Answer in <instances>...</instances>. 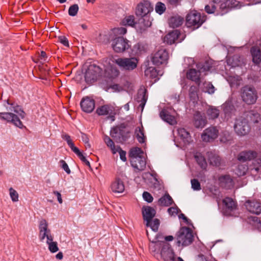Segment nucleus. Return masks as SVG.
I'll use <instances>...</instances> for the list:
<instances>
[{
    "label": "nucleus",
    "mask_w": 261,
    "mask_h": 261,
    "mask_svg": "<svg viewBox=\"0 0 261 261\" xmlns=\"http://www.w3.org/2000/svg\"><path fill=\"white\" fill-rule=\"evenodd\" d=\"M175 238L178 246H188L191 245L194 240L192 230L187 227H181L177 232Z\"/></svg>",
    "instance_id": "nucleus-1"
},
{
    "label": "nucleus",
    "mask_w": 261,
    "mask_h": 261,
    "mask_svg": "<svg viewBox=\"0 0 261 261\" xmlns=\"http://www.w3.org/2000/svg\"><path fill=\"white\" fill-rule=\"evenodd\" d=\"M205 17L196 11H191L186 16V24L193 30L199 28L205 21Z\"/></svg>",
    "instance_id": "nucleus-2"
},
{
    "label": "nucleus",
    "mask_w": 261,
    "mask_h": 261,
    "mask_svg": "<svg viewBox=\"0 0 261 261\" xmlns=\"http://www.w3.org/2000/svg\"><path fill=\"white\" fill-rule=\"evenodd\" d=\"M240 95L242 100L249 105L255 103L258 98L255 88L249 85H246L241 89Z\"/></svg>",
    "instance_id": "nucleus-3"
},
{
    "label": "nucleus",
    "mask_w": 261,
    "mask_h": 261,
    "mask_svg": "<svg viewBox=\"0 0 261 261\" xmlns=\"http://www.w3.org/2000/svg\"><path fill=\"white\" fill-rule=\"evenodd\" d=\"M113 62L124 70L132 71L135 69L138 65V60L136 58H118L113 59Z\"/></svg>",
    "instance_id": "nucleus-4"
},
{
    "label": "nucleus",
    "mask_w": 261,
    "mask_h": 261,
    "mask_svg": "<svg viewBox=\"0 0 261 261\" xmlns=\"http://www.w3.org/2000/svg\"><path fill=\"white\" fill-rule=\"evenodd\" d=\"M160 255L164 261H176L175 252L171 246L167 242L160 243Z\"/></svg>",
    "instance_id": "nucleus-5"
},
{
    "label": "nucleus",
    "mask_w": 261,
    "mask_h": 261,
    "mask_svg": "<svg viewBox=\"0 0 261 261\" xmlns=\"http://www.w3.org/2000/svg\"><path fill=\"white\" fill-rule=\"evenodd\" d=\"M129 133L124 126L121 125L113 127L111 130L110 135L114 139H118L119 142H124L129 138Z\"/></svg>",
    "instance_id": "nucleus-6"
},
{
    "label": "nucleus",
    "mask_w": 261,
    "mask_h": 261,
    "mask_svg": "<svg viewBox=\"0 0 261 261\" xmlns=\"http://www.w3.org/2000/svg\"><path fill=\"white\" fill-rule=\"evenodd\" d=\"M101 72V69L97 66L90 65L85 74V81L87 84H92L96 81Z\"/></svg>",
    "instance_id": "nucleus-7"
},
{
    "label": "nucleus",
    "mask_w": 261,
    "mask_h": 261,
    "mask_svg": "<svg viewBox=\"0 0 261 261\" xmlns=\"http://www.w3.org/2000/svg\"><path fill=\"white\" fill-rule=\"evenodd\" d=\"M128 41L122 37L114 38L112 41L113 50L118 53H123L130 47Z\"/></svg>",
    "instance_id": "nucleus-8"
},
{
    "label": "nucleus",
    "mask_w": 261,
    "mask_h": 261,
    "mask_svg": "<svg viewBox=\"0 0 261 261\" xmlns=\"http://www.w3.org/2000/svg\"><path fill=\"white\" fill-rule=\"evenodd\" d=\"M234 129L238 135L245 136L249 132L250 128L247 121L245 118L240 117L236 120Z\"/></svg>",
    "instance_id": "nucleus-9"
},
{
    "label": "nucleus",
    "mask_w": 261,
    "mask_h": 261,
    "mask_svg": "<svg viewBox=\"0 0 261 261\" xmlns=\"http://www.w3.org/2000/svg\"><path fill=\"white\" fill-rule=\"evenodd\" d=\"M48 224L46 220L43 219L41 220L39 224V238L40 241H43L45 238L47 240L53 241V237L51 234V231L48 228Z\"/></svg>",
    "instance_id": "nucleus-10"
},
{
    "label": "nucleus",
    "mask_w": 261,
    "mask_h": 261,
    "mask_svg": "<svg viewBox=\"0 0 261 261\" xmlns=\"http://www.w3.org/2000/svg\"><path fill=\"white\" fill-rule=\"evenodd\" d=\"M0 119L3 120H5L8 123H12L20 128H23V127H25L18 116L13 113H0Z\"/></svg>",
    "instance_id": "nucleus-11"
},
{
    "label": "nucleus",
    "mask_w": 261,
    "mask_h": 261,
    "mask_svg": "<svg viewBox=\"0 0 261 261\" xmlns=\"http://www.w3.org/2000/svg\"><path fill=\"white\" fill-rule=\"evenodd\" d=\"M96 113L99 116H107V119H111L112 121L115 120V108L111 105H105L98 107Z\"/></svg>",
    "instance_id": "nucleus-12"
},
{
    "label": "nucleus",
    "mask_w": 261,
    "mask_h": 261,
    "mask_svg": "<svg viewBox=\"0 0 261 261\" xmlns=\"http://www.w3.org/2000/svg\"><path fill=\"white\" fill-rule=\"evenodd\" d=\"M153 10V5L151 3L148 1L144 0L137 5L135 13L137 16H144L149 15Z\"/></svg>",
    "instance_id": "nucleus-13"
},
{
    "label": "nucleus",
    "mask_w": 261,
    "mask_h": 261,
    "mask_svg": "<svg viewBox=\"0 0 261 261\" xmlns=\"http://www.w3.org/2000/svg\"><path fill=\"white\" fill-rule=\"evenodd\" d=\"M169 58V54L165 49H161L156 51L152 57L153 64L156 66L166 64Z\"/></svg>",
    "instance_id": "nucleus-14"
},
{
    "label": "nucleus",
    "mask_w": 261,
    "mask_h": 261,
    "mask_svg": "<svg viewBox=\"0 0 261 261\" xmlns=\"http://www.w3.org/2000/svg\"><path fill=\"white\" fill-rule=\"evenodd\" d=\"M218 134V130L216 127H209L203 131L201 135V139L204 142H210L216 139Z\"/></svg>",
    "instance_id": "nucleus-15"
},
{
    "label": "nucleus",
    "mask_w": 261,
    "mask_h": 261,
    "mask_svg": "<svg viewBox=\"0 0 261 261\" xmlns=\"http://www.w3.org/2000/svg\"><path fill=\"white\" fill-rule=\"evenodd\" d=\"M222 108L226 121H229L235 116L236 109L231 101H226L222 106Z\"/></svg>",
    "instance_id": "nucleus-16"
},
{
    "label": "nucleus",
    "mask_w": 261,
    "mask_h": 261,
    "mask_svg": "<svg viewBox=\"0 0 261 261\" xmlns=\"http://www.w3.org/2000/svg\"><path fill=\"white\" fill-rule=\"evenodd\" d=\"M95 105V100L88 96L83 97L80 103L82 110L87 113H90L93 111Z\"/></svg>",
    "instance_id": "nucleus-17"
},
{
    "label": "nucleus",
    "mask_w": 261,
    "mask_h": 261,
    "mask_svg": "<svg viewBox=\"0 0 261 261\" xmlns=\"http://www.w3.org/2000/svg\"><path fill=\"white\" fill-rule=\"evenodd\" d=\"M247 211L250 213L258 215L261 214V203L256 200H247L245 204Z\"/></svg>",
    "instance_id": "nucleus-18"
},
{
    "label": "nucleus",
    "mask_w": 261,
    "mask_h": 261,
    "mask_svg": "<svg viewBox=\"0 0 261 261\" xmlns=\"http://www.w3.org/2000/svg\"><path fill=\"white\" fill-rule=\"evenodd\" d=\"M180 32L175 30L169 32L164 38V42L169 44H172L176 42H181L183 39H179Z\"/></svg>",
    "instance_id": "nucleus-19"
},
{
    "label": "nucleus",
    "mask_w": 261,
    "mask_h": 261,
    "mask_svg": "<svg viewBox=\"0 0 261 261\" xmlns=\"http://www.w3.org/2000/svg\"><path fill=\"white\" fill-rule=\"evenodd\" d=\"M222 203L224 205V212L227 215H232V212L237 208L236 202L230 197L225 198Z\"/></svg>",
    "instance_id": "nucleus-20"
},
{
    "label": "nucleus",
    "mask_w": 261,
    "mask_h": 261,
    "mask_svg": "<svg viewBox=\"0 0 261 261\" xmlns=\"http://www.w3.org/2000/svg\"><path fill=\"white\" fill-rule=\"evenodd\" d=\"M142 215L143 219L146 221V225L148 226L152 218L156 214L155 210L152 207L146 206L142 207Z\"/></svg>",
    "instance_id": "nucleus-21"
},
{
    "label": "nucleus",
    "mask_w": 261,
    "mask_h": 261,
    "mask_svg": "<svg viewBox=\"0 0 261 261\" xmlns=\"http://www.w3.org/2000/svg\"><path fill=\"white\" fill-rule=\"evenodd\" d=\"M7 105H4L6 109L8 111L14 112L17 114L21 118L24 119L25 116V113L21 109V107L15 104L14 103H10L8 100L6 101Z\"/></svg>",
    "instance_id": "nucleus-22"
},
{
    "label": "nucleus",
    "mask_w": 261,
    "mask_h": 261,
    "mask_svg": "<svg viewBox=\"0 0 261 261\" xmlns=\"http://www.w3.org/2000/svg\"><path fill=\"white\" fill-rule=\"evenodd\" d=\"M132 166L138 171H143L146 167V163L144 158L141 156L130 160Z\"/></svg>",
    "instance_id": "nucleus-23"
},
{
    "label": "nucleus",
    "mask_w": 261,
    "mask_h": 261,
    "mask_svg": "<svg viewBox=\"0 0 261 261\" xmlns=\"http://www.w3.org/2000/svg\"><path fill=\"white\" fill-rule=\"evenodd\" d=\"M257 153L253 151H244L240 152L238 156V160L241 162L251 161L256 157Z\"/></svg>",
    "instance_id": "nucleus-24"
},
{
    "label": "nucleus",
    "mask_w": 261,
    "mask_h": 261,
    "mask_svg": "<svg viewBox=\"0 0 261 261\" xmlns=\"http://www.w3.org/2000/svg\"><path fill=\"white\" fill-rule=\"evenodd\" d=\"M140 16L141 17L138 20V25L141 30H144L151 25L152 18L149 15Z\"/></svg>",
    "instance_id": "nucleus-25"
},
{
    "label": "nucleus",
    "mask_w": 261,
    "mask_h": 261,
    "mask_svg": "<svg viewBox=\"0 0 261 261\" xmlns=\"http://www.w3.org/2000/svg\"><path fill=\"white\" fill-rule=\"evenodd\" d=\"M200 71L196 70L195 69H190L187 72L188 79L195 82L198 86L200 84Z\"/></svg>",
    "instance_id": "nucleus-26"
},
{
    "label": "nucleus",
    "mask_w": 261,
    "mask_h": 261,
    "mask_svg": "<svg viewBox=\"0 0 261 261\" xmlns=\"http://www.w3.org/2000/svg\"><path fill=\"white\" fill-rule=\"evenodd\" d=\"M111 190L115 193H121L125 189L124 183L119 178H116L111 184Z\"/></svg>",
    "instance_id": "nucleus-27"
},
{
    "label": "nucleus",
    "mask_w": 261,
    "mask_h": 261,
    "mask_svg": "<svg viewBox=\"0 0 261 261\" xmlns=\"http://www.w3.org/2000/svg\"><path fill=\"white\" fill-rule=\"evenodd\" d=\"M219 181L221 186L229 189L233 186V181L229 175H224L219 177Z\"/></svg>",
    "instance_id": "nucleus-28"
},
{
    "label": "nucleus",
    "mask_w": 261,
    "mask_h": 261,
    "mask_svg": "<svg viewBox=\"0 0 261 261\" xmlns=\"http://www.w3.org/2000/svg\"><path fill=\"white\" fill-rule=\"evenodd\" d=\"M148 99L147 90L146 89H140L138 93L137 100L140 103L139 107L143 110L146 102Z\"/></svg>",
    "instance_id": "nucleus-29"
},
{
    "label": "nucleus",
    "mask_w": 261,
    "mask_h": 261,
    "mask_svg": "<svg viewBox=\"0 0 261 261\" xmlns=\"http://www.w3.org/2000/svg\"><path fill=\"white\" fill-rule=\"evenodd\" d=\"M217 7H219L221 11L218 12L216 13V15H223L227 12V9L230 8L229 4H228V0H215Z\"/></svg>",
    "instance_id": "nucleus-30"
},
{
    "label": "nucleus",
    "mask_w": 261,
    "mask_h": 261,
    "mask_svg": "<svg viewBox=\"0 0 261 261\" xmlns=\"http://www.w3.org/2000/svg\"><path fill=\"white\" fill-rule=\"evenodd\" d=\"M160 115L162 120L170 125H174L176 123L175 117L170 115L166 110H162L160 112Z\"/></svg>",
    "instance_id": "nucleus-31"
},
{
    "label": "nucleus",
    "mask_w": 261,
    "mask_h": 261,
    "mask_svg": "<svg viewBox=\"0 0 261 261\" xmlns=\"http://www.w3.org/2000/svg\"><path fill=\"white\" fill-rule=\"evenodd\" d=\"M208 160L211 165L218 167L221 165V159L220 157L213 152H207Z\"/></svg>",
    "instance_id": "nucleus-32"
},
{
    "label": "nucleus",
    "mask_w": 261,
    "mask_h": 261,
    "mask_svg": "<svg viewBox=\"0 0 261 261\" xmlns=\"http://www.w3.org/2000/svg\"><path fill=\"white\" fill-rule=\"evenodd\" d=\"M253 62L258 64L261 63V51L257 47L253 46L250 49Z\"/></svg>",
    "instance_id": "nucleus-33"
},
{
    "label": "nucleus",
    "mask_w": 261,
    "mask_h": 261,
    "mask_svg": "<svg viewBox=\"0 0 261 261\" xmlns=\"http://www.w3.org/2000/svg\"><path fill=\"white\" fill-rule=\"evenodd\" d=\"M247 117L250 122L257 123L261 120V115L255 110H251L248 112Z\"/></svg>",
    "instance_id": "nucleus-34"
},
{
    "label": "nucleus",
    "mask_w": 261,
    "mask_h": 261,
    "mask_svg": "<svg viewBox=\"0 0 261 261\" xmlns=\"http://www.w3.org/2000/svg\"><path fill=\"white\" fill-rule=\"evenodd\" d=\"M183 22V18L179 16H172L169 19V26L173 28L179 27L182 24Z\"/></svg>",
    "instance_id": "nucleus-35"
},
{
    "label": "nucleus",
    "mask_w": 261,
    "mask_h": 261,
    "mask_svg": "<svg viewBox=\"0 0 261 261\" xmlns=\"http://www.w3.org/2000/svg\"><path fill=\"white\" fill-rule=\"evenodd\" d=\"M158 203L160 205L169 206L173 203V200L169 194L166 193L159 199Z\"/></svg>",
    "instance_id": "nucleus-36"
},
{
    "label": "nucleus",
    "mask_w": 261,
    "mask_h": 261,
    "mask_svg": "<svg viewBox=\"0 0 261 261\" xmlns=\"http://www.w3.org/2000/svg\"><path fill=\"white\" fill-rule=\"evenodd\" d=\"M220 114V110L216 107L211 106L206 111V115L209 119L214 120L217 118Z\"/></svg>",
    "instance_id": "nucleus-37"
},
{
    "label": "nucleus",
    "mask_w": 261,
    "mask_h": 261,
    "mask_svg": "<svg viewBox=\"0 0 261 261\" xmlns=\"http://www.w3.org/2000/svg\"><path fill=\"white\" fill-rule=\"evenodd\" d=\"M206 120L199 114H197L194 116V125L196 128H202L206 123Z\"/></svg>",
    "instance_id": "nucleus-38"
},
{
    "label": "nucleus",
    "mask_w": 261,
    "mask_h": 261,
    "mask_svg": "<svg viewBox=\"0 0 261 261\" xmlns=\"http://www.w3.org/2000/svg\"><path fill=\"white\" fill-rule=\"evenodd\" d=\"M178 134L185 143H189L191 140V137L189 132L184 128H179L177 130Z\"/></svg>",
    "instance_id": "nucleus-39"
},
{
    "label": "nucleus",
    "mask_w": 261,
    "mask_h": 261,
    "mask_svg": "<svg viewBox=\"0 0 261 261\" xmlns=\"http://www.w3.org/2000/svg\"><path fill=\"white\" fill-rule=\"evenodd\" d=\"M135 134L140 143H145L146 137L144 135V128L142 125L141 127L138 126L136 128Z\"/></svg>",
    "instance_id": "nucleus-40"
},
{
    "label": "nucleus",
    "mask_w": 261,
    "mask_h": 261,
    "mask_svg": "<svg viewBox=\"0 0 261 261\" xmlns=\"http://www.w3.org/2000/svg\"><path fill=\"white\" fill-rule=\"evenodd\" d=\"M146 234L149 240L151 242V244L149 245V249L152 252H155L156 251V247H161L160 243H163V242H160L156 241V235L155 236L154 239L151 240V238L149 237L148 231L147 230H146Z\"/></svg>",
    "instance_id": "nucleus-41"
},
{
    "label": "nucleus",
    "mask_w": 261,
    "mask_h": 261,
    "mask_svg": "<svg viewBox=\"0 0 261 261\" xmlns=\"http://www.w3.org/2000/svg\"><path fill=\"white\" fill-rule=\"evenodd\" d=\"M194 157L197 163L200 167L203 169H205L207 167V163L204 157L200 153L195 154Z\"/></svg>",
    "instance_id": "nucleus-42"
},
{
    "label": "nucleus",
    "mask_w": 261,
    "mask_h": 261,
    "mask_svg": "<svg viewBox=\"0 0 261 261\" xmlns=\"http://www.w3.org/2000/svg\"><path fill=\"white\" fill-rule=\"evenodd\" d=\"M249 169L248 166L245 164L239 165L235 170V173L238 176H244Z\"/></svg>",
    "instance_id": "nucleus-43"
},
{
    "label": "nucleus",
    "mask_w": 261,
    "mask_h": 261,
    "mask_svg": "<svg viewBox=\"0 0 261 261\" xmlns=\"http://www.w3.org/2000/svg\"><path fill=\"white\" fill-rule=\"evenodd\" d=\"M217 6L216 5L215 0L209 3V4L205 6L204 10L208 14H213L218 12L217 11Z\"/></svg>",
    "instance_id": "nucleus-44"
},
{
    "label": "nucleus",
    "mask_w": 261,
    "mask_h": 261,
    "mask_svg": "<svg viewBox=\"0 0 261 261\" xmlns=\"http://www.w3.org/2000/svg\"><path fill=\"white\" fill-rule=\"evenodd\" d=\"M145 75L150 79H153L157 77L158 72L156 69L153 67L147 68L144 72Z\"/></svg>",
    "instance_id": "nucleus-45"
},
{
    "label": "nucleus",
    "mask_w": 261,
    "mask_h": 261,
    "mask_svg": "<svg viewBox=\"0 0 261 261\" xmlns=\"http://www.w3.org/2000/svg\"><path fill=\"white\" fill-rule=\"evenodd\" d=\"M143 153V151L142 149L138 147H133L130 149L129 152V156L131 158V159L140 157L141 155V154Z\"/></svg>",
    "instance_id": "nucleus-46"
},
{
    "label": "nucleus",
    "mask_w": 261,
    "mask_h": 261,
    "mask_svg": "<svg viewBox=\"0 0 261 261\" xmlns=\"http://www.w3.org/2000/svg\"><path fill=\"white\" fill-rule=\"evenodd\" d=\"M104 141L108 147H110L113 154L117 153V147L115 146L113 141L108 136H106L104 138Z\"/></svg>",
    "instance_id": "nucleus-47"
},
{
    "label": "nucleus",
    "mask_w": 261,
    "mask_h": 261,
    "mask_svg": "<svg viewBox=\"0 0 261 261\" xmlns=\"http://www.w3.org/2000/svg\"><path fill=\"white\" fill-rule=\"evenodd\" d=\"M198 68L200 72L209 71L212 68V63L211 61H206L202 64H198Z\"/></svg>",
    "instance_id": "nucleus-48"
},
{
    "label": "nucleus",
    "mask_w": 261,
    "mask_h": 261,
    "mask_svg": "<svg viewBox=\"0 0 261 261\" xmlns=\"http://www.w3.org/2000/svg\"><path fill=\"white\" fill-rule=\"evenodd\" d=\"M63 139L67 142L68 145L69 146L71 150L73 152L75 149H76L77 147L74 146V143L72 142L71 138L69 135L67 134H63L62 135Z\"/></svg>",
    "instance_id": "nucleus-49"
},
{
    "label": "nucleus",
    "mask_w": 261,
    "mask_h": 261,
    "mask_svg": "<svg viewBox=\"0 0 261 261\" xmlns=\"http://www.w3.org/2000/svg\"><path fill=\"white\" fill-rule=\"evenodd\" d=\"M198 88L195 86H191L189 89V96L191 100H195L198 98Z\"/></svg>",
    "instance_id": "nucleus-50"
},
{
    "label": "nucleus",
    "mask_w": 261,
    "mask_h": 261,
    "mask_svg": "<svg viewBox=\"0 0 261 261\" xmlns=\"http://www.w3.org/2000/svg\"><path fill=\"white\" fill-rule=\"evenodd\" d=\"M203 91L209 94H213L215 92V88L210 82H205L203 84Z\"/></svg>",
    "instance_id": "nucleus-51"
},
{
    "label": "nucleus",
    "mask_w": 261,
    "mask_h": 261,
    "mask_svg": "<svg viewBox=\"0 0 261 261\" xmlns=\"http://www.w3.org/2000/svg\"><path fill=\"white\" fill-rule=\"evenodd\" d=\"M46 243L48 245V249L52 253H55L59 250L58 244L56 242L47 240Z\"/></svg>",
    "instance_id": "nucleus-52"
},
{
    "label": "nucleus",
    "mask_w": 261,
    "mask_h": 261,
    "mask_svg": "<svg viewBox=\"0 0 261 261\" xmlns=\"http://www.w3.org/2000/svg\"><path fill=\"white\" fill-rule=\"evenodd\" d=\"M123 23L125 25H127L130 27H134L136 24L135 21V17L133 15H129L125 17L123 20Z\"/></svg>",
    "instance_id": "nucleus-53"
},
{
    "label": "nucleus",
    "mask_w": 261,
    "mask_h": 261,
    "mask_svg": "<svg viewBox=\"0 0 261 261\" xmlns=\"http://www.w3.org/2000/svg\"><path fill=\"white\" fill-rule=\"evenodd\" d=\"M166 9L165 5L161 2H158L155 7V12L160 15L162 14Z\"/></svg>",
    "instance_id": "nucleus-54"
},
{
    "label": "nucleus",
    "mask_w": 261,
    "mask_h": 261,
    "mask_svg": "<svg viewBox=\"0 0 261 261\" xmlns=\"http://www.w3.org/2000/svg\"><path fill=\"white\" fill-rule=\"evenodd\" d=\"M9 195L13 202L18 201V194L17 192L12 188L9 189Z\"/></svg>",
    "instance_id": "nucleus-55"
},
{
    "label": "nucleus",
    "mask_w": 261,
    "mask_h": 261,
    "mask_svg": "<svg viewBox=\"0 0 261 261\" xmlns=\"http://www.w3.org/2000/svg\"><path fill=\"white\" fill-rule=\"evenodd\" d=\"M159 225V220L158 219H155L152 222L151 221H150L148 226H150L153 231L156 232L158 230Z\"/></svg>",
    "instance_id": "nucleus-56"
},
{
    "label": "nucleus",
    "mask_w": 261,
    "mask_h": 261,
    "mask_svg": "<svg viewBox=\"0 0 261 261\" xmlns=\"http://www.w3.org/2000/svg\"><path fill=\"white\" fill-rule=\"evenodd\" d=\"M79 11V6L77 4L71 6L68 9V14L70 16H75Z\"/></svg>",
    "instance_id": "nucleus-57"
},
{
    "label": "nucleus",
    "mask_w": 261,
    "mask_h": 261,
    "mask_svg": "<svg viewBox=\"0 0 261 261\" xmlns=\"http://www.w3.org/2000/svg\"><path fill=\"white\" fill-rule=\"evenodd\" d=\"M145 50V46L141 43L136 44L133 47V50L136 54H140L142 51Z\"/></svg>",
    "instance_id": "nucleus-58"
},
{
    "label": "nucleus",
    "mask_w": 261,
    "mask_h": 261,
    "mask_svg": "<svg viewBox=\"0 0 261 261\" xmlns=\"http://www.w3.org/2000/svg\"><path fill=\"white\" fill-rule=\"evenodd\" d=\"M192 188L195 191L201 190V186L199 181L197 179H192L191 180Z\"/></svg>",
    "instance_id": "nucleus-59"
},
{
    "label": "nucleus",
    "mask_w": 261,
    "mask_h": 261,
    "mask_svg": "<svg viewBox=\"0 0 261 261\" xmlns=\"http://www.w3.org/2000/svg\"><path fill=\"white\" fill-rule=\"evenodd\" d=\"M228 4H229L230 8H240L243 6L241 2L237 0H228Z\"/></svg>",
    "instance_id": "nucleus-60"
},
{
    "label": "nucleus",
    "mask_w": 261,
    "mask_h": 261,
    "mask_svg": "<svg viewBox=\"0 0 261 261\" xmlns=\"http://www.w3.org/2000/svg\"><path fill=\"white\" fill-rule=\"evenodd\" d=\"M117 152H119L120 155V159L123 161L125 162L126 161V152L124 150H123L121 148L118 146H117Z\"/></svg>",
    "instance_id": "nucleus-61"
},
{
    "label": "nucleus",
    "mask_w": 261,
    "mask_h": 261,
    "mask_svg": "<svg viewBox=\"0 0 261 261\" xmlns=\"http://www.w3.org/2000/svg\"><path fill=\"white\" fill-rule=\"evenodd\" d=\"M143 198L144 200L148 203H150L153 201V197L148 192H144L143 193Z\"/></svg>",
    "instance_id": "nucleus-62"
},
{
    "label": "nucleus",
    "mask_w": 261,
    "mask_h": 261,
    "mask_svg": "<svg viewBox=\"0 0 261 261\" xmlns=\"http://www.w3.org/2000/svg\"><path fill=\"white\" fill-rule=\"evenodd\" d=\"M60 164L62 168L67 173L70 174L71 171L68 167V165L66 162L63 160L60 161Z\"/></svg>",
    "instance_id": "nucleus-63"
},
{
    "label": "nucleus",
    "mask_w": 261,
    "mask_h": 261,
    "mask_svg": "<svg viewBox=\"0 0 261 261\" xmlns=\"http://www.w3.org/2000/svg\"><path fill=\"white\" fill-rule=\"evenodd\" d=\"M58 41L62 43L65 46H69V42L67 38L63 36H59L58 37Z\"/></svg>",
    "instance_id": "nucleus-64"
}]
</instances>
